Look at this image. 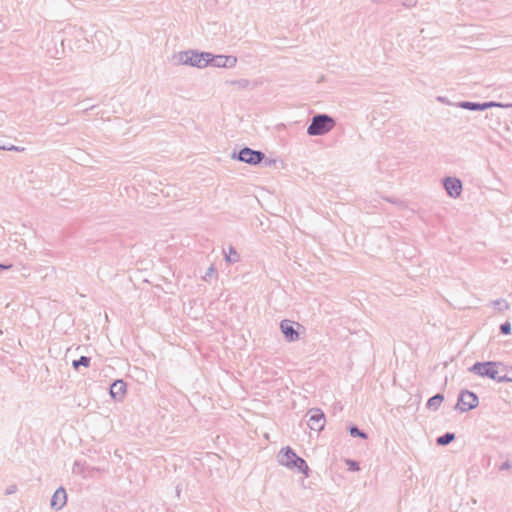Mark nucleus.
<instances>
[{
	"instance_id": "nucleus-1",
	"label": "nucleus",
	"mask_w": 512,
	"mask_h": 512,
	"mask_svg": "<svg viewBox=\"0 0 512 512\" xmlns=\"http://www.w3.org/2000/svg\"><path fill=\"white\" fill-rule=\"evenodd\" d=\"M277 461L280 465L289 469L297 468L299 472L306 475L308 473L309 468L305 460L299 457L290 447L280 450L277 455Z\"/></svg>"
},
{
	"instance_id": "nucleus-2",
	"label": "nucleus",
	"mask_w": 512,
	"mask_h": 512,
	"mask_svg": "<svg viewBox=\"0 0 512 512\" xmlns=\"http://www.w3.org/2000/svg\"><path fill=\"white\" fill-rule=\"evenodd\" d=\"M334 120L327 115L315 116L308 127L309 135H322L329 132L334 127Z\"/></svg>"
},
{
	"instance_id": "nucleus-3",
	"label": "nucleus",
	"mask_w": 512,
	"mask_h": 512,
	"mask_svg": "<svg viewBox=\"0 0 512 512\" xmlns=\"http://www.w3.org/2000/svg\"><path fill=\"white\" fill-rule=\"evenodd\" d=\"M211 59L210 53H198L194 51L184 52L179 55V61L185 65L196 66L198 68L205 67Z\"/></svg>"
},
{
	"instance_id": "nucleus-4",
	"label": "nucleus",
	"mask_w": 512,
	"mask_h": 512,
	"mask_svg": "<svg viewBox=\"0 0 512 512\" xmlns=\"http://www.w3.org/2000/svg\"><path fill=\"white\" fill-rule=\"evenodd\" d=\"M472 371L481 377H488L493 380H500L498 364L494 362L476 363Z\"/></svg>"
},
{
	"instance_id": "nucleus-5",
	"label": "nucleus",
	"mask_w": 512,
	"mask_h": 512,
	"mask_svg": "<svg viewBox=\"0 0 512 512\" xmlns=\"http://www.w3.org/2000/svg\"><path fill=\"white\" fill-rule=\"evenodd\" d=\"M477 405L478 398L474 393L470 391L462 392L457 403V407L461 412H467L475 408Z\"/></svg>"
},
{
	"instance_id": "nucleus-6",
	"label": "nucleus",
	"mask_w": 512,
	"mask_h": 512,
	"mask_svg": "<svg viewBox=\"0 0 512 512\" xmlns=\"http://www.w3.org/2000/svg\"><path fill=\"white\" fill-rule=\"evenodd\" d=\"M67 503V493L64 487H59L53 494L51 498V508L59 511L61 510Z\"/></svg>"
},
{
	"instance_id": "nucleus-7",
	"label": "nucleus",
	"mask_w": 512,
	"mask_h": 512,
	"mask_svg": "<svg viewBox=\"0 0 512 512\" xmlns=\"http://www.w3.org/2000/svg\"><path fill=\"white\" fill-rule=\"evenodd\" d=\"M264 155L259 151L244 148L239 153V159L249 164H257L263 159Z\"/></svg>"
},
{
	"instance_id": "nucleus-8",
	"label": "nucleus",
	"mask_w": 512,
	"mask_h": 512,
	"mask_svg": "<svg viewBox=\"0 0 512 512\" xmlns=\"http://www.w3.org/2000/svg\"><path fill=\"white\" fill-rule=\"evenodd\" d=\"M236 61L237 60L234 56H214L211 54V59L209 60V63L216 67H232L236 64Z\"/></svg>"
},
{
	"instance_id": "nucleus-9",
	"label": "nucleus",
	"mask_w": 512,
	"mask_h": 512,
	"mask_svg": "<svg viewBox=\"0 0 512 512\" xmlns=\"http://www.w3.org/2000/svg\"><path fill=\"white\" fill-rule=\"evenodd\" d=\"M444 186L448 194L452 197H458L462 191L461 181L455 178H447L444 181Z\"/></svg>"
},
{
	"instance_id": "nucleus-10",
	"label": "nucleus",
	"mask_w": 512,
	"mask_h": 512,
	"mask_svg": "<svg viewBox=\"0 0 512 512\" xmlns=\"http://www.w3.org/2000/svg\"><path fill=\"white\" fill-rule=\"evenodd\" d=\"M110 394L114 399H122L126 394V383L122 380H116L111 385Z\"/></svg>"
},
{
	"instance_id": "nucleus-11",
	"label": "nucleus",
	"mask_w": 512,
	"mask_h": 512,
	"mask_svg": "<svg viewBox=\"0 0 512 512\" xmlns=\"http://www.w3.org/2000/svg\"><path fill=\"white\" fill-rule=\"evenodd\" d=\"M281 330L289 341H294L298 338V333L294 330L292 322L289 320L282 321Z\"/></svg>"
},
{
	"instance_id": "nucleus-12",
	"label": "nucleus",
	"mask_w": 512,
	"mask_h": 512,
	"mask_svg": "<svg viewBox=\"0 0 512 512\" xmlns=\"http://www.w3.org/2000/svg\"><path fill=\"white\" fill-rule=\"evenodd\" d=\"M325 425V418H309L307 426L314 431H321Z\"/></svg>"
},
{
	"instance_id": "nucleus-13",
	"label": "nucleus",
	"mask_w": 512,
	"mask_h": 512,
	"mask_svg": "<svg viewBox=\"0 0 512 512\" xmlns=\"http://www.w3.org/2000/svg\"><path fill=\"white\" fill-rule=\"evenodd\" d=\"M455 439V434L447 432L444 435L437 438L436 442L439 446H445L451 443Z\"/></svg>"
},
{
	"instance_id": "nucleus-14",
	"label": "nucleus",
	"mask_w": 512,
	"mask_h": 512,
	"mask_svg": "<svg viewBox=\"0 0 512 512\" xmlns=\"http://www.w3.org/2000/svg\"><path fill=\"white\" fill-rule=\"evenodd\" d=\"M443 399H444L443 396L436 395V396H434V397L429 399L428 406L430 408H437V407H439L442 404Z\"/></svg>"
},
{
	"instance_id": "nucleus-15",
	"label": "nucleus",
	"mask_w": 512,
	"mask_h": 512,
	"mask_svg": "<svg viewBox=\"0 0 512 512\" xmlns=\"http://www.w3.org/2000/svg\"><path fill=\"white\" fill-rule=\"evenodd\" d=\"M90 364V359L88 357L82 356L79 360L73 361V366L75 369L79 367V365L88 367Z\"/></svg>"
},
{
	"instance_id": "nucleus-16",
	"label": "nucleus",
	"mask_w": 512,
	"mask_h": 512,
	"mask_svg": "<svg viewBox=\"0 0 512 512\" xmlns=\"http://www.w3.org/2000/svg\"><path fill=\"white\" fill-rule=\"evenodd\" d=\"M350 434L352 436H358V437H361V438H367L366 434L362 431H360L356 426H352L350 427Z\"/></svg>"
},
{
	"instance_id": "nucleus-17",
	"label": "nucleus",
	"mask_w": 512,
	"mask_h": 512,
	"mask_svg": "<svg viewBox=\"0 0 512 512\" xmlns=\"http://www.w3.org/2000/svg\"><path fill=\"white\" fill-rule=\"evenodd\" d=\"M347 464L349 465V470L358 471L360 469L358 463L355 461L348 460Z\"/></svg>"
},
{
	"instance_id": "nucleus-18",
	"label": "nucleus",
	"mask_w": 512,
	"mask_h": 512,
	"mask_svg": "<svg viewBox=\"0 0 512 512\" xmlns=\"http://www.w3.org/2000/svg\"><path fill=\"white\" fill-rule=\"evenodd\" d=\"M501 331L503 334H509L511 331L510 324L508 322L501 325Z\"/></svg>"
},
{
	"instance_id": "nucleus-19",
	"label": "nucleus",
	"mask_w": 512,
	"mask_h": 512,
	"mask_svg": "<svg viewBox=\"0 0 512 512\" xmlns=\"http://www.w3.org/2000/svg\"><path fill=\"white\" fill-rule=\"evenodd\" d=\"M228 261H235L237 259V253L235 251H230V253L226 256Z\"/></svg>"
},
{
	"instance_id": "nucleus-20",
	"label": "nucleus",
	"mask_w": 512,
	"mask_h": 512,
	"mask_svg": "<svg viewBox=\"0 0 512 512\" xmlns=\"http://www.w3.org/2000/svg\"><path fill=\"white\" fill-rule=\"evenodd\" d=\"M16 491V486H10L7 490H6V494H12Z\"/></svg>"
},
{
	"instance_id": "nucleus-21",
	"label": "nucleus",
	"mask_w": 512,
	"mask_h": 512,
	"mask_svg": "<svg viewBox=\"0 0 512 512\" xmlns=\"http://www.w3.org/2000/svg\"><path fill=\"white\" fill-rule=\"evenodd\" d=\"M510 468V463L509 462H505L501 465L500 469L501 470H505V469H509Z\"/></svg>"
},
{
	"instance_id": "nucleus-22",
	"label": "nucleus",
	"mask_w": 512,
	"mask_h": 512,
	"mask_svg": "<svg viewBox=\"0 0 512 512\" xmlns=\"http://www.w3.org/2000/svg\"><path fill=\"white\" fill-rule=\"evenodd\" d=\"M180 493H181V489H180V487L178 486V487L176 488V495H177V497H179V496H180Z\"/></svg>"
},
{
	"instance_id": "nucleus-23",
	"label": "nucleus",
	"mask_w": 512,
	"mask_h": 512,
	"mask_svg": "<svg viewBox=\"0 0 512 512\" xmlns=\"http://www.w3.org/2000/svg\"><path fill=\"white\" fill-rule=\"evenodd\" d=\"M0 268H10V266H3V265H0Z\"/></svg>"
},
{
	"instance_id": "nucleus-24",
	"label": "nucleus",
	"mask_w": 512,
	"mask_h": 512,
	"mask_svg": "<svg viewBox=\"0 0 512 512\" xmlns=\"http://www.w3.org/2000/svg\"><path fill=\"white\" fill-rule=\"evenodd\" d=\"M76 467H78V463H75L74 471H76Z\"/></svg>"
}]
</instances>
